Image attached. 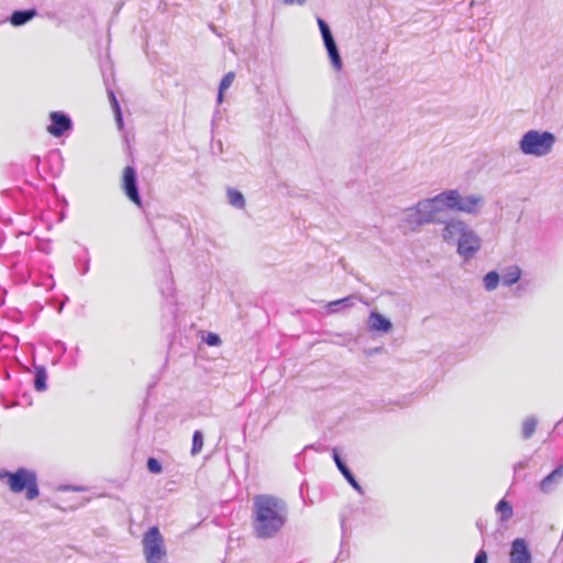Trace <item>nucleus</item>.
<instances>
[{"mask_svg":"<svg viewBox=\"0 0 563 563\" xmlns=\"http://www.w3.org/2000/svg\"><path fill=\"white\" fill-rule=\"evenodd\" d=\"M482 205L483 198L478 195L463 196L455 189L445 190L404 210L400 228L404 232H415L424 224L440 222V214L446 210L472 214L476 213Z\"/></svg>","mask_w":563,"mask_h":563,"instance_id":"nucleus-1","label":"nucleus"},{"mask_svg":"<svg viewBox=\"0 0 563 563\" xmlns=\"http://www.w3.org/2000/svg\"><path fill=\"white\" fill-rule=\"evenodd\" d=\"M253 530L260 539L277 536L288 520L287 504L272 495H257L253 498Z\"/></svg>","mask_w":563,"mask_h":563,"instance_id":"nucleus-2","label":"nucleus"},{"mask_svg":"<svg viewBox=\"0 0 563 563\" xmlns=\"http://www.w3.org/2000/svg\"><path fill=\"white\" fill-rule=\"evenodd\" d=\"M555 142L556 137L552 132L529 130L522 134L518 146L525 155L543 157L552 152Z\"/></svg>","mask_w":563,"mask_h":563,"instance_id":"nucleus-3","label":"nucleus"},{"mask_svg":"<svg viewBox=\"0 0 563 563\" xmlns=\"http://www.w3.org/2000/svg\"><path fill=\"white\" fill-rule=\"evenodd\" d=\"M0 479H7L10 489L13 493H22L25 489V498L33 500L40 495L36 474L27 468H19L11 473L0 472Z\"/></svg>","mask_w":563,"mask_h":563,"instance_id":"nucleus-4","label":"nucleus"},{"mask_svg":"<svg viewBox=\"0 0 563 563\" xmlns=\"http://www.w3.org/2000/svg\"><path fill=\"white\" fill-rule=\"evenodd\" d=\"M142 545L146 563H165L167 552L157 527H151L144 533Z\"/></svg>","mask_w":563,"mask_h":563,"instance_id":"nucleus-5","label":"nucleus"},{"mask_svg":"<svg viewBox=\"0 0 563 563\" xmlns=\"http://www.w3.org/2000/svg\"><path fill=\"white\" fill-rule=\"evenodd\" d=\"M456 253L464 260H472L482 247V239L471 227L461 236L455 244Z\"/></svg>","mask_w":563,"mask_h":563,"instance_id":"nucleus-6","label":"nucleus"},{"mask_svg":"<svg viewBox=\"0 0 563 563\" xmlns=\"http://www.w3.org/2000/svg\"><path fill=\"white\" fill-rule=\"evenodd\" d=\"M439 223H442L443 225L441 230V239L449 245H455L470 227L465 221L457 218H451L446 221L440 220Z\"/></svg>","mask_w":563,"mask_h":563,"instance_id":"nucleus-7","label":"nucleus"},{"mask_svg":"<svg viewBox=\"0 0 563 563\" xmlns=\"http://www.w3.org/2000/svg\"><path fill=\"white\" fill-rule=\"evenodd\" d=\"M51 123L47 126V132L54 137H60L66 132L73 130L71 118L63 111H52L49 113Z\"/></svg>","mask_w":563,"mask_h":563,"instance_id":"nucleus-8","label":"nucleus"},{"mask_svg":"<svg viewBox=\"0 0 563 563\" xmlns=\"http://www.w3.org/2000/svg\"><path fill=\"white\" fill-rule=\"evenodd\" d=\"M509 563H532V555L525 539L517 538L511 542Z\"/></svg>","mask_w":563,"mask_h":563,"instance_id":"nucleus-9","label":"nucleus"},{"mask_svg":"<svg viewBox=\"0 0 563 563\" xmlns=\"http://www.w3.org/2000/svg\"><path fill=\"white\" fill-rule=\"evenodd\" d=\"M369 331L387 333L391 330L393 324L389 319L377 311H371L367 320Z\"/></svg>","mask_w":563,"mask_h":563,"instance_id":"nucleus-10","label":"nucleus"},{"mask_svg":"<svg viewBox=\"0 0 563 563\" xmlns=\"http://www.w3.org/2000/svg\"><path fill=\"white\" fill-rule=\"evenodd\" d=\"M333 460L335 462L336 467L341 472V474L344 476V478L349 482V484L360 494L363 495V488L360 486L357 481L355 479L352 472L349 470V467L344 464V462L341 460L336 449H333Z\"/></svg>","mask_w":563,"mask_h":563,"instance_id":"nucleus-11","label":"nucleus"},{"mask_svg":"<svg viewBox=\"0 0 563 563\" xmlns=\"http://www.w3.org/2000/svg\"><path fill=\"white\" fill-rule=\"evenodd\" d=\"M37 15L36 9L15 10L9 16L13 26H22Z\"/></svg>","mask_w":563,"mask_h":563,"instance_id":"nucleus-12","label":"nucleus"},{"mask_svg":"<svg viewBox=\"0 0 563 563\" xmlns=\"http://www.w3.org/2000/svg\"><path fill=\"white\" fill-rule=\"evenodd\" d=\"M562 478L563 465H560L541 481L540 489L543 493H549L552 490L553 486L556 485Z\"/></svg>","mask_w":563,"mask_h":563,"instance_id":"nucleus-13","label":"nucleus"},{"mask_svg":"<svg viewBox=\"0 0 563 563\" xmlns=\"http://www.w3.org/2000/svg\"><path fill=\"white\" fill-rule=\"evenodd\" d=\"M521 269L517 265L508 266L504 269L503 274L500 275L501 284L504 286L510 287L515 285L519 279L521 278Z\"/></svg>","mask_w":563,"mask_h":563,"instance_id":"nucleus-14","label":"nucleus"},{"mask_svg":"<svg viewBox=\"0 0 563 563\" xmlns=\"http://www.w3.org/2000/svg\"><path fill=\"white\" fill-rule=\"evenodd\" d=\"M122 188L131 201H133L137 206H141V198L139 195V186L136 184V178H123Z\"/></svg>","mask_w":563,"mask_h":563,"instance_id":"nucleus-15","label":"nucleus"},{"mask_svg":"<svg viewBox=\"0 0 563 563\" xmlns=\"http://www.w3.org/2000/svg\"><path fill=\"white\" fill-rule=\"evenodd\" d=\"M495 512L498 515L499 522L505 523L512 518L514 508L508 500L503 498L495 506Z\"/></svg>","mask_w":563,"mask_h":563,"instance_id":"nucleus-16","label":"nucleus"},{"mask_svg":"<svg viewBox=\"0 0 563 563\" xmlns=\"http://www.w3.org/2000/svg\"><path fill=\"white\" fill-rule=\"evenodd\" d=\"M357 299L358 298L355 295L347 296L345 298L338 299V300L329 302L328 303V309L332 313L339 312L342 309L352 307Z\"/></svg>","mask_w":563,"mask_h":563,"instance_id":"nucleus-17","label":"nucleus"},{"mask_svg":"<svg viewBox=\"0 0 563 563\" xmlns=\"http://www.w3.org/2000/svg\"><path fill=\"white\" fill-rule=\"evenodd\" d=\"M227 196H228V201L232 207H234L236 209L244 208L245 199L241 191H239L234 188H228Z\"/></svg>","mask_w":563,"mask_h":563,"instance_id":"nucleus-18","label":"nucleus"},{"mask_svg":"<svg viewBox=\"0 0 563 563\" xmlns=\"http://www.w3.org/2000/svg\"><path fill=\"white\" fill-rule=\"evenodd\" d=\"M499 283H501L500 275L495 271L488 272L483 277V285H484L485 290H487V291L495 290L497 288V286L499 285Z\"/></svg>","mask_w":563,"mask_h":563,"instance_id":"nucleus-19","label":"nucleus"},{"mask_svg":"<svg viewBox=\"0 0 563 563\" xmlns=\"http://www.w3.org/2000/svg\"><path fill=\"white\" fill-rule=\"evenodd\" d=\"M234 80V74L232 71L225 74L219 85L218 96H217V102L218 104L223 102V93L224 91L230 88Z\"/></svg>","mask_w":563,"mask_h":563,"instance_id":"nucleus-20","label":"nucleus"},{"mask_svg":"<svg viewBox=\"0 0 563 563\" xmlns=\"http://www.w3.org/2000/svg\"><path fill=\"white\" fill-rule=\"evenodd\" d=\"M108 96H109V99H110V102H111L112 110H113L114 115H115V122H117L119 129H122V126H123V118H122V112H121V109H120L119 101H118L114 92L111 89L108 90Z\"/></svg>","mask_w":563,"mask_h":563,"instance_id":"nucleus-21","label":"nucleus"},{"mask_svg":"<svg viewBox=\"0 0 563 563\" xmlns=\"http://www.w3.org/2000/svg\"><path fill=\"white\" fill-rule=\"evenodd\" d=\"M46 371L43 366L35 367L34 387L37 391L46 389Z\"/></svg>","mask_w":563,"mask_h":563,"instance_id":"nucleus-22","label":"nucleus"},{"mask_svg":"<svg viewBox=\"0 0 563 563\" xmlns=\"http://www.w3.org/2000/svg\"><path fill=\"white\" fill-rule=\"evenodd\" d=\"M538 420L534 417H528L522 422L521 434L523 439H530L536 431Z\"/></svg>","mask_w":563,"mask_h":563,"instance_id":"nucleus-23","label":"nucleus"},{"mask_svg":"<svg viewBox=\"0 0 563 563\" xmlns=\"http://www.w3.org/2000/svg\"><path fill=\"white\" fill-rule=\"evenodd\" d=\"M332 68L335 71H341L343 68V62L339 52V48H331L327 51Z\"/></svg>","mask_w":563,"mask_h":563,"instance_id":"nucleus-24","label":"nucleus"},{"mask_svg":"<svg viewBox=\"0 0 563 563\" xmlns=\"http://www.w3.org/2000/svg\"><path fill=\"white\" fill-rule=\"evenodd\" d=\"M203 446V434L201 431L196 430L192 435L191 454L197 455Z\"/></svg>","mask_w":563,"mask_h":563,"instance_id":"nucleus-25","label":"nucleus"},{"mask_svg":"<svg viewBox=\"0 0 563 563\" xmlns=\"http://www.w3.org/2000/svg\"><path fill=\"white\" fill-rule=\"evenodd\" d=\"M146 465H147V470H148L151 473L158 474V473H161V472H162V465H161V463H159L156 459H154V457H150V459L147 460Z\"/></svg>","mask_w":563,"mask_h":563,"instance_id":"nucleus-26","label":"nucleus"},{"mask_svg":"<svg viewBox=\"0 0 563 563\" xmlns=\"http://www.w3.org/2000/svg\"><path fill=\"white\" fill-rule=\"evenodd\" d=\"M317 23H318V26H319V30H320V33H321L322 37L329 36V35L332 34L329 24L323 19L318 18L317 19Z\"/></svg>","mask_w":563,"mask_h":563,"instance_id":"nucleus-27","label":"nucleus"},{"mask_svg":"<svg viewBox=\"0 0 563 563\" xmlns=\"http://www.w3.org/2000/svg\"><path fill=\"white\" fill-rule=\"evenodd\" d=\"M206 343L210 346H217L221 343V340L218 334L209 333L206 338Z\"/></svg>","mask_w":563,"mask_h":563,"instance_id":"nucleus-28","label":"nucleus"},{"mask_svg":"<svg viewBox=\"0 0 563 563\" xmlns=\"http://www.w3.org/2000/svg\"><path fill=\"white\" fill-rule=\"evenodd\" d=\"M322 41H323V45L325 47V49H331V48H335L338 47L336 43H335V40L333 37V35H329V36H324L322 37Z\"/></svg>","mask_w":563,"mask_h":563,"instance_id":"nucleus-29","label":"nucleus"},{"mask_svg":"<svg viewBox=\"0 0 563 563\" xmlns=\"http://www.w3.org/2000/svg\"><path fill=\"white\" fill-rule=\"evenodd\" d=\"M57 490H59V492H66V490L81 492V490H84V488L80 486L60 485V486H58Z\"/></svg>","mask_w":563,"mask_h":563,"instance_id":"nucleus-30","label":"nucleus"},{"mask_svg":"<svg viewBox=\"0 0 563 563\" xmlns=\"http://www.w3.org/2000/svg\"><path fill=\"white\" fill-rule=\"evenodd\" d=\"M474 563H487V554L484 550L478 551Z\"/></svg>","mask_w":563,"mask_h":563,"instance_id":"nucleus-31","label":"nucleus"},{"mask_svg":"<svg viewBox=\"0 0 563 563\" xmlns=\"http://www.w3.org/2000/svg\"><path fill=\"white\" fill-rule=\"evenodd\" d=\"M286 5H303L307 0H282Z\"/></svg>","mask_w":563,"mask_h":563,"instance_id":"nucleus-32","label":"nucleus"},{"mask_svg":"<svg viewBox=\"0 0 563 563\" xmlns=\"http://www.w3.org/2000/svg\"><path fill=\"white\" fill-rule=\"evenodd\" d=\"M122 176H136L134 167L126 166L122 172Z\"/></svg>","mask_w":563,"mask_h":563,"instance_id":"nucleus-33","label":"nucleus"},{"mask_svg":"<svg viewBox=\"0 0 563 563\" xmlns=\"http://www.w3.org/2000/svg\"><path fill=\"white\" fill-rule=\"evenodd\" d=\"M60 159V156L58 153H53L49 155V161H56L58 162Z\"/></svg>","mask_w":563,"mask_h":563,"instance_id":"nucleus-34","label":"nucleus"},{"mask_svg":"<svg viewBox=\"0 0 563 563\" xmlns=\"http://www.w3.org/2000/svg\"><path fill=\"white\" fill-rule=\"evenodd\" d=\"M525 465L522 463H519L517 467H523Z\"/></svg>","mask_w":563,"mask_h":563,"instance_id":"nucleus-35","label":"nucleus"},{"mask_svg":"<svg viewBox=\"0 0 563 563\" xmlns=\"http://www.w3.org/2000/svg\"><path fill=\"white\" fill-rule=\"evenodd\" d=\"M85 273L88 271V265L84 266Z\"/></svg>","mask_w":563,"mask_h":563,"instance_id":"nucleus-36","label":"nucleus"}]
</instances>
